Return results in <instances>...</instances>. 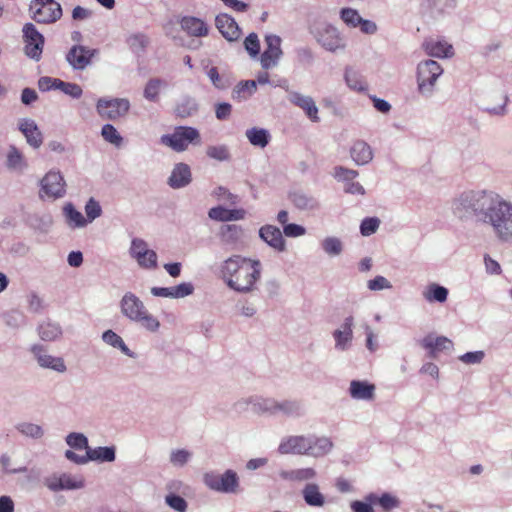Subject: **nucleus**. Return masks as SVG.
<instances>
[{
	"mask_svg": "<svg viewBox=\"0 0 512 512\" xmlns=\"http://www.w3.org/2000/svg\"><path fill=\"white\" fill-rule=\"evenodd\" d=\"M101 136L106 142L113 144L116 147H119L123 142V137L112 124H105L102 126Z\"/></svg>",
	"mask_w": 512,
	"mask_h": 512,
	"instance_id": "13d9d810",
	"label": "nucleus"
},
{
	"mask_svg": "<svg viewBox=\"0 0 512 512\" xmlns=\"http://www.w3.org/2000/svg\"><path fill=\"white\" fill-rule=\"evenodd\" d=\"M85 213L87 223L93 222L96 218L102 214V208L98 201L94 198H90L85 204Z\"/></svg>",
	"mask_w": 512,
	"mask_h": 512,
	"instance_id": "338daca9",
	"label": "nucleus"
},
{
	"mask_svg": "<svg viewBox=\"0 0 512 512\" xmlns=\"http://www.w3.org/2000/svg\"><path fill=\"white\" fill-rule=\"evenodd\" d=\"M423 348L429 350V356L436 358L438 352L450 350L453 348V342L445 336H433L432 334L425 336L421 340Z\"/></svg>",
	"mask_w": 512,
	"mask_h": 512,
	"instance_id": "cd10ccee",
	"label": "nucleus"
},
{
	"mask_svg": "<svg viewBox=\"0 0 512 512\" xmlns=\"http://www.w3.org/2000/svg\"><path fill=\"white\" fill-rule=\"evenodd\" d=\"M316 476L317 472L312 467L299 468L280 472V477L282 479L297 482L313 480L316 478Z\"/></svg>",
	"mask_w": 512,
	"mask_h": 512,
	"instance_id": "a19ab883",
	"label": "nucleus"
},
{
	"mask_svg": "<svg viewBox=\"0 0 512 512\" xmlns=\"http://www.w3.org/2000/svg\"><path fill=\"white\" fill-rule=\"evenodd\" d=\"M354 317L349 315L344 318L340 326L332 333L334 339V348L336 351L345 352L352 346L354 334Z\"/></svg>",
	"mask_w": 512,
	"mask_h": 512,
	"instance_id": "2eb2a0df",
	"label": "nucleus"
},
{
	"mask_svg": "<svg viewBox=\"0 0 512 512\" xmlns=\"http://www.w3.org/2000/svg\"><path fill=\"white\" fill-rule=\"evenodd\" d=\"M32 19L40 24H52L63 14L61 5L55 0H32L29 5Z\"/></svg>",
	"mask_w": 512,
	"mask_h": 512,
	"instance_id": "6e6552de",
	"label": "nucleus"
},
{
	"mask_svg": "<svg viewBox=\"0 0 512 512\" xmlns=\"http://www.w3.org/2000/svg\"><path fill=\"white\" fill-rule=\"evenodd\" d=\"M448 294V289L437 283L429 284L423 291V297L429 303H444L448 298Z\"/></svg>",
	"mask_w": 512,
	"mask_h": 512,
	"instance_id": "37998d69",
	"label": "nucleus"
},
{
	"mask_svg": "<svg viewBox=\"0 0 512 512\" xmlns=\"http://www.w3.org/2000/svg\"><path fill=\"white\" fill-rule=\"evenodd\" d=\"M308 435H291L284 437L279 446L278 452L280 454H296L307 455Z\"/></svg>",
	"mask_w": 512,
	"mask_h": 512,
	"instance_id": "aec40b11",
	"label": "nucleus"
},
{
	"mask_svg": "<svg viewBox=\"0 0 512 512\" xmlns=\"http://www.w3.org/2000/svg\"><path fill=\"white\" fill-rule=\"evenodd\" d=\"M206 154L217 161H228L230 159V152L226 145L208 146Z\"/></svg>",
	"mask_w": 512,
	"mask_h": 512,
	"instance_id": "69168bd1",
	"label": "nucleus"
},
{
	"mask_svg": "<svg viewBox=\"0 0 512 512\" xmlns=\"http://www.w3.org/2000/svg\"><path fill=\"white\" fill-rule=\"evenodd\" d=\"M256 91V81L247 80L239 82L233 90V98L241 99L253 95Z\"/></svg>",
	"mask_w": 512,
	"mask_h": 512,
	"instance_id": "5fc2aeb1",
	"label": "nucleus"
},
{
	"mask_svg": "<svg viewBox=\"0 0 512 512\" xmlns=\"http://www.w3.org/2000/svg\"><path fill=\"white\" fill-rule=\"evenodd\" d=\"M63 214L67 225L71 228H82L87 225V220L83 214L76 210L72 203H66L63 207Z\"/></svg>",
	"mask_w": 512,
	"mask_h": 512,
	"instance_id": "c03bdc74",
	"label": "nucleus"
},
{
	"mask_svg": "<svg viewBox=\"0 0 512 512\" xmlns=\"http://www.w3.org/2000/svg\"><path fill=\"white\" fill-rule=\"evenodd\" d=\"M215 26L221 35L229 42L237 41L242 31L235 19L227 14L220 13L215 18Z\"/></svg>",
	"mask_w": 512,
	"mask_h": 512,
	"instance_id": "6ab92c4d",
	"label": "nucleus"
},
{
	"mask_svg": "<svg viewBox=\"0 0 512 512\" xmlns=\"http://www.w3.org/2000/svg\"><path fill=\"white\" fill-rule=\"evenodd\" d=\"M206 74L216 89L226 90L232 84L229 77L225 74H219L216 67L207 69Z\"/></svg>",
	"mask_w": 512,
	"mask_h": 512,
	"instance_id": "603ef678",
	"label": "nucleus"
},
{
	"mask_svg": "<svg viewBox=\"0 0 512 512\" xmlns=\"http://www.w3.org/2000/svg\"><path fill=\"white\" fill-rule=\"evenodd\" d=\"M96 54V49H90L83 45H73L66 54V61L74 70H84L91 64L92 58Z\"/></svg>",
	"mask_w": 512,
	"mask_h": 512,
	"instance_id": "f3484780",
	"label": "nucleus"
},
{
	"mask_svg": "<svg viewBox=\"0 0 512 512\" xmlns=\"http://www.w3.org/2000/svg\"><path fill=\"white\" fill-rule=\"evenodd\" d=\"M452 215L462 223L489 227L501 244H512V202L491 189H468L451 201Z\"/></svg>",
	"mask_w": 512,
	"mask_h": 512,
	"instance_id": "f257e3e1",
	"label": "nucleus"
},
{
	"mask_svg": "<svg viewBox=\"0 0 512 512\" xmlns=\"http://www.w3.org/2000/svg\"><path fill=\"white\" fill-rule=\"evenodd\" d=\"M457 0H428V6L432 14H448L455 9Z\"/></svg>",
	"mask_w": 512,
	"mask_h": 512,
	"instance_id": "3c124183",
	"label": "nucleus"
},
{
	"mask_svg": "<svg viewBox=\"0 0 512 512\" xmlns=\"http://www.w3.org/2000/svg\"><path fill=\"white\" fill-rule=\"evenodd\" d=\"M323 251L330 257L339 256L343 252V242L335 236H328L321 242Z\"/></svg>",
	"mask_w": 512,
	"mask_h": 512,
	"instance_id": "8fccbe9b",
	"label": "nucleus"
},
{
	"mask_svg": "<svg viewBox=\"0 0 512 512\" xmlns=\"http://www.w3.org/2000/svg\"><path fill=\"white\" fill-rule=\"evenodd\" d=\"M165 503L176 512H187L188 502L175 493H169L165 496Z\"/></svg>",
	"mask_w": 512,
	"mask_h": 512,
	"instance_id": "680f3d73",
	"label": "nucleus"
},
{
	"mask_svg": "<svg viewBox=\"0 0 512 512\" xmlns=\"http://www.w3.org/2000/svg\"><path fill=\"white\" fill-rule=\"evenodd\" d=\"M204 485L212 491L223 494H237L240 492V479L238 474L227 469L223 473L208 471L203 474Z\"/></svg>",
	"mask_w": 512,
	"mask_h": 512,
	"instance_id": "423d86ee",
	"label": "nucleus"
},
{
	"mask_svg": "<svg viewBox=\"0 0 512 512\" xmlns=\"http://www.w3.org/2000/svg\"><path fill=\"white\" fill-rule=\"evenodd\" d=\"M191 181L190 167L185 163H178L174 166L168 178V185L173 189H180L189 185Z\"/></svg>",
	"mask_w": 512,
	"mask_h": 512,
	"instance_id": "a878e982",
	"label": "nucleus"
},
{
	"mask_svg": "<svg viewBox=\"0 0 512 512\" xmlns=\"http://www.w3.org/2000/svg\"><path fill=\"white\" fill-rule=\"evenodd\" d=\"M167 86V82L161 78H150L143 90V97L149 101V102H158L159 101V95Z\"/></svg>",
	"mask_w": 512,
	"mask_h": 512,
	"instance_id": "58836bf2",
	"label": "nucleus"
},
{
	"mask_svg": "<svg viewBox=\"0 0 512 512\" xmlns=\"http://www.w3.org/2000/svg\"><path fill=\"white\" fill-rule=\"evenodd\" d=\"M425 52L432 57L448 58L453 55V47L444 40H428L423 43Z\"/></svg>",
	"mask_w": 512,
	"mask_h": 512,
	"instance_id": "7c9ffc66",
	"label": "nucleus"
},
{
	"mask_svg": "<svg viewBox=\"0 0 512 512\" xmlns=\"http://www.w3.org/2000/svg\"><path fill=\"white\" fill-rule=\"evenodd\" d=\"M40 197L58 199L66 194L65 180L59 171H49L41 180Z\"/></svg>",
	"mask_w": 512,
	"mask_h": 512,
	"instance_id": "f8f14e48",
	"label": "nucleus"
},
{
	"mask_svg": "<svg viewBox=\"0 0 512 512\" xmlns=\"http://www.w3.org/2000/svg\"><path fill=\"white\" fill-rule=\"evenodd\" d=\"M126 43L129 49L139 56L145 52L149 44V38L143 33H134L127 37Z\"/></svg>",
	"mask_w": 512,
	"mask_h": 512,
	"instance_id": "09e8293b",
	"label": "nucleus"
},
{
	"mask_svg": "<svg viewBox=\"0 0 512 512\" xmlns=\"http://www.w3.org/2000/svg\"><path fill=\"white\" fill-rule=\"evenodd\" d=\"M88 462L96 461L100 463L113 462L116 459V448L114 446H100L88 448Z\"/></svg>",
	"mask_w": 512,
	"mask_h": 512,
	"instance_id": "c9c22d12",
	"label": "nucleus"
},
{
	"mask_svg": "<svg viewBox=\"0 0 512 512\" xmlns=\"http://www.w3.org/2000/svg\"><path fill=\"white\" fill-rule=\"evenodd\" d=\"M38 335L43 341H55L62 336L61 326L51 320H45L38 325Z\"/></svg>",
	"mask_w": 512,
	"mask_h": 512,
	"instance_id": "e433bc0d",
	"label": "nucleus"
},
{
	"mask_svg": "<svg viewBox=\"0 0 512 512\" xmlns=\"http://www.w3.org/2000/svg\"><path fill=\"white\" fill-rule=\"evenodd\" d=\"M25 43V55L35 61L40 60L45 43L44 36L37 30L33 23H26L22 29Z\"/></svg>",
	"mask_w": 512,
	"mask_h": 512,
	"instance_id": "9d476101",
	"label": "nucleus"
},
{
	"mask_svg": "<svg viewBox=\"0 0 512 512\" xmlns=\"http://www.w3.org/2000/svg\"><path fill=\"white\" fill-rule=\"evenodd\" d=\"M380 219L377 217H367L361 221L360 233L362 236H371L377 232L380 226Z\"/></svg>",
	"mask_w": 512,
	"mask_h": 512,
	"instance_id": "0e129e2a",
	"label": "nucleus"
},
{
	"mask_svg": "<svg viewBox=\"0 0 512 512\" xmlns=\"http://www.w3.org/2000/svg\"><path fill=\"white\" fill-rule=\"evenodd\" d=\"M130 256L137 264L144 269H155L157 267V254L148 248V244L141 238H134L129 249Z\"/></svg>",
	"mask_w": 512,
	"mask_h": 512,
	"instance_id": "9b49d317",
	"label": "nucleus"
},
{
	"mask_svg": "<svg viewBox=\"0 0 512 512\" xmlns=\"http://www.w3.org/2000/svg\"><path fill=\"white\" fill-rule=\"evenodd\" d=\"M288 99L292 104L301 108L311 121H319L318 108L312 97L293 91L289 93Z\"/></svg>",
	"mask_w": 512,
	"mask_h": 512,
	"instance_id": "5701e85b",
	"label": "nucleus"
},
{
	"mask_svg": "<svg viewBox=\"0 0 512 512\" xmlns=\"http://www.w3.org/2000/svg\"><path fill=\"white\" fill-rule=\"evenodd\" d=\"M258 234L260 239L276 252L281 253L286 250V241L278 227L270 224L263 225Z\"/></svg>",
	"mask_w": 512,
	"mask_h": 512,
	"instance_id": "412c9836",
	"label": "nucleus"
},
{
	"mask_svg": "<svg viewBox=\"0 0 512 512\" xmlns=\"http://www.w3.org/2000/svg\"><path fill=\"white\" fill-rule=\"evenodd\" d=\"M442 66L435 60L427 59L416 68L417 91L420 96L430 98L436 91L437 81L443 74Z\"/></svg>",
	"mask_w": 512,
	"mask_h": 512,
	"instance_id": "20e7f679",
	"label": "nucleus"
},
{
	"mask_svg": "<svg viewBox=\"0 0 512 512\" xmlns=\"http://www.w3.org/2000/svg\"><path fill=\"white\" fill-rule=\"evenodd\" d=\"M102 340L107 345H109L113 348L119 349L124 355H126L130 358H135V356H136L135 353L128 348V346L125 344L122 337L119 336L113 330L109 329V330H106L105 332H103Z\"/></svg>",
	"mask_w": 512,
	"mask_h": 512,
	"instance_id": "ea45409f",
	"label": "nucleus"
},
{
	"mask_svg": "<svg viewBox=\"0 0 512 512\" xmlns=\"http://www.w3.org/2000/svg\"><path fill=\"white\" fill-rule=\"evenodd\" d=\"M350 156L357 165L362 166L372 161L373 151L367 142L357 140L350 148Z\"/></svg>",
	"mask_w": 512,
	"mask_h": 512,
	"instance_id": "c756f323",
	"label": "nucleus"
},
{
	"mask_svg": "<svg viewBox=\"0 0 512 512\" xmlns=\"http://www.w3.org/2000/svg\"><path fill=\"white\" fill-rule=\"evenodd\" d=\"M65 441L68 446L75 450L85 449L88 451V448H90L88 438L83 433L71 432L66 436Z\"/></svg>",
	"mask_w": 512,
	"mask_h": 512,
	"instance_id": "4d7b16f0",
	"label": "nucleus"
},
{
	"mask_svg": "<svg viewBox=\"0 0 512 512\" xmlns=\"http://www.w3.org/2000/svg\"><path fill=\"white\" fill-rule=\"evenodd\" d=\"M344 79L351 90L356 92H365L367 90V84L362 75L352 67L345 69Z\"/></svg>",
	"mask_w": 512,
	"mask_h": 512,
	"instance_id": "de8ad7c7",
	"label": "nucleus"
},
{
	"mask_svg": "<svg viewBox=\"0 0 512 512\" xmlns=\"http://www.w3.org/2000/svg\"><path fill=\"white\" fill-rule=\"evenodd\" d=\"M208 216L217 221L228 222L233 220H241L245 217L243 209H226L222 206L213 207L209 210Z\"/></svg>",
	"mask_w": 512,
	"mask_h": 512,
	"instance_id": "473e14b6",
	"label": "nucleus"
},
{
	"mask_svg": "<svg viewBox=\"0 0 512 512\" xmlns=\"http://www.w3.org/2000/svg\"><path fill=\"white\" fill-rule=\"evenodd\" d=\"M359 173L357 170L349 169L344 166H335L332 172V176L338 181L344 183L345 193L352 195H364L365 189L355 179Z\"/></svg>",
	"mask_w": 512,
	"mask_h": 512,
	"instance_id": "4468645a",
	"label": "nucleus"
},
{
	"mask_svg": "<svg viewBox=\"0 0 512 512\" xmlns=\"http://www.w3.org/2000/svg\"><path fill=\"white\" fill-rule=\"evenodd\" d=\"M266 49L261 54L260 62L264 69H269L278 64L283 52L281 49V38L271 34L265 37Z\"/></svg>",
	"mask_w": 512,
	"mask_h": 512,
	"instance_id": "a211bd4d",
	"label": "nucleus"
},
{
	"mask_svg": "<svg viewBox=\"0 0 512 512\" xmlns=\"http://www.w3.org/2000/svg\"><path fill=\"white\" fill-rule=\"evenodd\" d=\"M245 136L252 146L262 149L265 148L271 141V134L265 128H249L246 130Z\"/></svg>",
	"mask_w": 512,
	"mask_h": 512,
	"instance_id": "f704fd0d",
	"label": "nucleus"
},
{
	"mask_svg": "<svg viewBox=\"0 0 512 512\" xmlns=\"http://www.w3.org/2000/svg\"><path fill=\"white\" fill-rule=\"evenodd\" d=\"M180 25L189 36L200 38L209 34V26L198 17L184 16L180 20Z\"/></svg>",
	"mask_w": 512,
	"mask_h": 512,
	"instance_id": "bb28decb",
	"label": "nucleus"
},
{
	"mask_svg": "<svg viewBox=\"0 0 512 512\" xmlns=\"http://www.w3.org/2000/svg\"><path fill=\"white\" fill-rule=\"evenodd\" d=\"M243 236V229L237 224L222 225L219 230L220 240L226 245L237 244Z\"/></svg>",
	"mask_w": 512,
	"mask_h": 512,
	"instance_id": "4c0bfd02",
	"label": "nucleus"
},
{
	"mask_svg": "<svg viewBox=\"0 0 512 512\" xmlns=\"http://www.w3.org/2000/svg\"><path fill=\"white\" fill-rule=\"evenodd\" d=\"M44 485L52 492L62 490H78L85 486V481L82 477H73L70 474H53L44 479Z\"/></svg>",
	"mask_w": 512,
	"mask_h": 512,
	"instance_id": "ddd939ff",
	"label": "nucleus"
},
{
	"mask_svg": "<svg viewBox=\"0 0 512 512\" xmlns=\"http://www.w3.org/2000/svg\"><path fill=\"white\" fill-rule=\"evenodd\" d=\"M160 142L176 152H182L188 148L189 144H200L201 137L199 131L194 127L178 126L172 134L162 135Z\"/></svg>",
	"mask_w": 512,
	"mask_h": 512,
	"instance_id": "0eeeda50",
	"label": "nucleus"
},
{
	"mask_svg": "<svg viewBox=\"0 0 512 512\" xmlns=\"http://www.w3.org/2000/svg\"><path fill=\"white\" fill-rule=\"evenodd\" d=\"M192 453L186 449H176L170 453V463L175 467L185 466L191 459Z\"/></svg>",
	"mask_w": 512,
	"mask_h": 512,
	"instance_id": "e2e57ef3",
	"label": "nucleus"
},
{
	"mask_svg": "<svg viewBox=\"0 0 512 512\" xmlns=\"http://www.w3.org/2000/svg\"><path fill=\"white\" fill-rule=\"evenodd\" d=\"M375 390V385L366 380H352L348 391L354 400L371 401L375 397Z\"/></svg>",
	"mask_w": 512,
	"mask_h": 512,
	"instance_id": "393cba45",
	"label": "nucleus"
},
{
	"mask_svg": "<svg viewBox=\"0 0 512 512\" xmlns=\"http://www.w3.org/2000/svg\"><path fill=\"white\" fill-rule=\"evenodd\" d=\"M54 90H60L73 99H79L83 94V90L80 85L76 83L65 82L59 78Z\"/></svg>",
	"mask_w": 512,
	"mask_h": 512,
	"instance_id": "6e6d98bb",
	"label": "nucleus"
},
{
	"mask_svg": "<svg viewBox=\"0 0 512 512\" xmlns=\"http://www.w3.org/2000/svg\"><path fill=\"white\" fill-rule=\"evenodd\" d=\"M302 497L305 503L311 507H322L325 504V496L320 492L316 483H308L302 489Z\"/></svg>",
	"mask_w": 512,
	"mask_h": 512,
	"instance_id": "72a5a7b5",
	"label": "nucleus"
},
{
	"mask_svg": "<svg viewBox=\"0 0 512 512\" xmlns=\"http://www.w3.org/2000/svg\"><path fill=\"white\" fill-rule=\"evenodd\" d=\"M198 110L197 102L194 98H183L176 106L175 112L181 118L192 116Z\"/></svg>",
	"mask_w": 512,
	"mask_h": 512,
	"instance_id": "864d4df0",
	"label": "nucleus"
},
{
	"mask_svg": "<svg viewBox=\"0 0 512 512\" xmlns=\"http://www.w3.org/2000/svg\"><path fill=\"white\" fill-rule=\"evenodd\" d=\"M282 415L285 417L298 418L304 415V408L301 401L296 399H275L273 416Z\"/></svg>",
	"mask_w": 512,
	"mask_h": 512,
	"instance_id": "b1692460",
	"label": "nucleus"
},
{
	"mask_svg": "<svg viewBox=\"0 0 512 512\" xmlns=\"http://www.w3.org/2000/svg\"><path fill=\"white\" fill-rule=\"evenodd\" d=\"M122 316L131 323L139 325L149 333H157L160 321L149 312L144 302L133 292H125L119 301Z\"/></svg>",
	"mask_w": 512,
	"mask_h": 512,
	"instance_id": "7ed1b4c3",
	"label": "nucleus"
},
{
	"mask_svg": "<svg viewBox=\"0 0 512 512\" xmlns=\"http://www.w3.org/2000/svg\"><path fill=\"white\" fill-rule=\"evenodd\" d=\"M275 408L274 398H264L260 396H252L251 411L258 415L273 416Z\"/></svg>",
	"mask_w": 512,
	"mask_h": 512,
	"instance_id": "49530a36",
	"label": "nucleus"
},
{
	"mask_svg": "<svg viewBox=\"0 0 512 512\" xmlns=\"http://www.w3.org/2000/svg\"><path fill=\"white\" fill-rule=\"evenodd\" d=\"M7 165L9 168L14 169V170H19V171H22L27 166V164L23 158V155L15 147H11L8 152Z\"/></svg>",
	"mask_w": 512,
	"mask_h": 512,
	"instance_id": "bf43d9fd",
	"label": "nucleus"
},
{
	"mask_svg": "<svg viewBox=\"0 0 512 512\" xmlns=\"http://www.w3.org/2000/svg\"><path fill=\"white\" fill-rule=\"evenodd\" d=\"M30 351L41 368L50 369L58 373H65L67 371L64 359L48 354L43 345L34 344Z\"/></svg>",
	"mask_w": 512,
	"mask_h": 512,
	"instance_id": "dca6fc26",
	"label": "nucleus"
},
{
	"mask_svg": "<svg viewBox=\"0 0 512 512\" xmlns=\"http://www.w3.org/2000/svg\"><path fill=\"white\" fill-rule=\"evenodd\" d=\"M244 47L251 57H256L260 52V42L256 33H250L244 40Z\"/></svg>",
	"mask_w": 512,
	"mask_h": 512,
	"instance_id": "774afa93",
	"label": "nucleus"
},
{
	"mask_svg": "<svg viewBox=\"0 0 512 512\" xmlns=\"http://www.w3.org/2000/svg\"><path fill=\"white\" fill-rule=\"evenodd\" d=\"M221 278L225 284L238 293L254 290L261 277V262L241 255H232L220 265Z\"/></svg>",
	"mask_w": 512,
	"mask_h": 512,
	"instance_id": "f03ea898",
	"label": "nucleus"
},
{
	"mask_svg": "<svg viewBox=\"0 0 512 512\" xmlns=\"http://www.w3.org/2000/svg\"><path fill=\"white\" fill-rule=\"evenodd\" d=\"M15 429L24 437L33 439V440H39L41 439L44 434L45 430L41 425L23 421L19 422L15 425Z\"/></svg>",
	"mask_w": 512,
	"mask_h": 512,
	"instance_id": "a18cd8bd",
	"label": "nucleus"
},
{
	"mask_svg": "<svg viewBox=\"0 0 512 512\" xmlns=\"http://www.w3.org/2000/svg\"><path fill=\"white\" fill-rule=\"evenodd\" d=\"M309 32L321 47L329 52L346 48L345 39L334 25L325 21H315L309 27Z\"/></svg>",
	"mask_w": 512,
	"mask_h": 512,
	"instance_id": "39448f33",
	"label": "nucleus"
},
{
	"mask_svg": "<svg viewBox=\"0 0 512 512\" xmlns=\"http://www.w3.org/2000/svg\"><path fill=\"white\" fill-rule=\"evenodd\" d=\"M308 442L307 456L313 458H321L328 455L334 447L333 441L327 436L308 434Z\"/></svg>",
	"mask_w": 512,
	"mask_h": 512,
	"instance_id": "4be33fe9",
	"label": "nucleus"
},
{
	"mask_svg": "<svg viewBox=\"0 0 512 512\" xmlns=\"http://www.w3.org/2000/svg\"><path fill=\"white\" fill-rule=\"evenodd\" d=\"M19 129L24 134L30 146L33 148H39L42 145V133L34 120L23 119L19 124Z\"/></svg>",
	"mask_w": 512,
	"mask_h": 512,
	"instance_id": "c85d7f7f",
	"label": "nucleus"
},
{
	"mask_svg": "<svg viewBox=\"0 0 512 512\" xmlns=\"http://www.w3.org/2000/svg\"><path fill=\"white\" fill-rule=\"evenodd\" d=\"M130 109V102L126 98H99L96 111L102 119L115 121L126 116Z\"/></svg>",
	"mask_w": 512,
	"mask_h": 512,
	"instance_id": "1a4fd4ad",
	"label": "nucleus"
},
{
	"mask_svg": "<svg viewBox=\"0 0 512 512\" xmlns=\"http://www.w3.org/2000/svg\"><path fill=\"white\" fill-rule=\"evenodd\" d=\"M366 501L377 503L386 512L399 508L401 504L398 497L387 492L381 496L371 493L366 496Z\"/></svg>",
	"mask_w": 512,
	"mask_h": 512,
	"instance_id": "79ce46f5",
	"label": "nucleus"
},
{
	"mask_svg": "<svg viewBox=\"0 0 512 512\" xmlns=\"http://www.w3.org/2000/svg\"><path fill=\"white\" fill-rule=\"evenodd\" d=\"M341 20L349 27L356 28L361 23L362 17L356 9L346 7L340 10Z\"/></svg>",
	"mask_w": 512,
	"mask_h": 512,
	"instance_id": "052dcab7",
	"label": "nucleus"
},
{
	"mask_svg": "<svg viewBox=\"0 0 512 512\" xmlns=\"http://www.w3.org/2000/svg\"><path fill=\"white\" fill-rule=\"evenodd\" d=\"M289 199L297 209L302 211H314L320 207V204L315 197L302 191L290 193Z\"/></svg>",
	"mask_w": 512,
	"mask_h": 512,
	"instance_id": "2f4dec72",
	"label": "nucleus"
}]
</instances>
